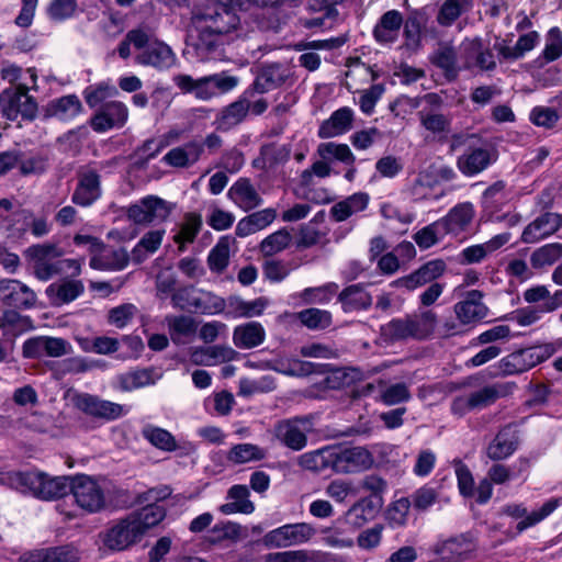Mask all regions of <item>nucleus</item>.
<instances>
[{
	"instance_id": "6ab92c4d",
	"label": "nucleus",
	"mask_w": 562,
	"mask_h": 562,
	"mask_svg": "<svg viewBox=\"0 0 562 562\" xmlns=\"http://www.w3.org/2000/svg\"><path fill=\"white\" fill-rule=\"evenodd\" d=\"M475 550V544L470 533H461L436 543L434 552L448 562L467 560Z\"/></svg>"
},
{
	"instance_id": "39448f33",
	"label": "nucleus",
	"mask_w": 562,
	"mask_h": 562,
	"mask_svg": "<svg viewBox=\"0 0 562 562\" xmlns=\"http://www.w3.org/2000/svg\"><path fill=\"white\" fill-rule=\"evenodd\" d=\"M314 430L313 417L295 416L278 420L273 425V438L288 449L301 451L307 446V435Z\"/></svg>"
},
{
	"instance_id": "cd10ccee",
	"label": "nucleus",
	"mask_w": 562,
	"mask_h": 562,
	"mask_svg": "<svg viewBox=\"0 0 562 562\" xmlns=\"http://www.w3.org/2000/svg\"><path fill=\"white\" fill-rule=\"evenodd\" d=\"M382 507L383 501L362 497L347 510L346 520L355 528H360L373 520Z\"/></svg>"
},
{
	"instance_id": "2f4dec72",
	"label": "nucleus",
	"mask_w": 562,
	"mask_h": 562,
	"mask_svg": "<svg viewBox=\"0 0 562 562\" xmlns=\"http://www.w3.org/2000/svg\"><path fill=\"white\" fill-rule=\"evenodd\" d=\"M229 199L244 211L259 206L262 199L247 178L238 179L228 190Z\"/></svg>"
},
{
	"instance_id": "680f3d73",
	"label": "nucleus",
	"mask_w": 562,
	"mask_h": 562,
	"mask_svg": "<svg viewBox=\"0 0 562 562\" xmlns=\"http://www.w3.org/2000/svg\"><path fill=\"white\" fill-rule=\"evenodd\" d=\"M447 234L438 220L416 232L413 238L422 249H428L436 245Z\"/></svg>"
},
{
	"instance_id": "c03bdc74",
	"label": "nucleus",
	"mask_w": 562,
	"mask_h": 562,
	"mask_svg": "<svg viewBox=\"0 0 562 562\" xmlns=\"http://www.w3.org/2000/svg\"><path fill=\"white\" fill-rule=\"evenodd\" d=\"M249 111V101L247 99H239L227 106L220 113L216 123L221 130H229L239 124Z\"/></svg>"
},
{
	"instance_id": "6e6d98bb",
	"label": "nucleus",
	"mask_w": 562,
	"mask_h": 562,
	"mask_svg": "<svg viewBox=\"0 0 562 562\" xmlns=\"http://www.w3.org/2000/svg\"><path fill=\"white\" fill-rule=\"evenodd\" d=\"M0 327L4 335L13 337L32 329V319L30 317H22L14 311H5L2 315Z\"/></svg>"
},
{
	"instance_id": "09e8293b",
	"label": "nucleus",
	"mask_w": 562,
	"mask_h": 562,
	"mask_svg": "<svg viewBox=\"0 0 562 562\" xmlns=\"http://www.w3.org/2000/svg\"><path fill=\"white\" fill-rule=\"evenodd\" d=\"M158 376L151 368L139 369L127 372L119 376L120 389L123 391H132L146 385L154 384Z\"/></svg>"
},
{
	"instance_id": "338daca9",
	"label": "nucleus",
	"mask_w": 562,
	"mask_h": 562,
	"mask_svg": "<svg viewBox=\"0 0 562 562\" xmlns=\"http://www.w3.org/2000/svg\"><path fill=\"white\" fill-rule=\"evenodd\" d=\"M358 488L370 493L366 498L383 501V494L387 490V482L380 475L368 474L359 481Z\"/></svg>"
},
{
	"instance_id": "603ef678",
	"label": "nucleus",
	"mask_w": 562,
	"mask_h": 562,
	"mask_svg": "<svg viewBox=\"0 0 562 562\" xmlns=\"http://www.w3.org/2000/svg\"><path fill=\"white\" fill-rule=\"evenodd\" d=\"M422 126L435 135L448 134L451 120L439 112L423 110L418 113Z\"/></svg>"
},
{
	"instance_id": "a18cd8bd",
	"label": "nucleus",
	"mask_w": 562,
	"mask_h": 562,
	"mask_svg": "<svg viewBox=\"0 0 562 562\" xmlns=\"http://www.w3.org/2000/svg\"><path fill=\"white\" fill-rule=\"evenodd\" d=\"M79 559L80 552L72 543L37 550V562H77Z\"/></svg>"
},
{
	"instance_id": "c756f323",
	"label": "nucleus",
	"mask_w": 562,
	"mask_h": 562,
	"mask_svg": "<svg viewBox=\"0 0 562 562\" xmlns=\"http://www.w3.org/2000/svg\"><path fill=\"white\" fill-rule=\"evenodd\" d=\"M510 239L509 233H502L484 244L473 245L464 248L460 254V262L462 265H472L481 262L487 255L496 251Z\"/></svg>"
},
{
	"instance_id": "473e14b6",
	"label": "nucleus",
	"mask_w": 562,
	"mask_h": 562,
	"mask_svg": "<svg viewBox=\"0 0 562 562\" xmlns=\"http://www.w3.org/2000/svg\"><path fill=\"white\" fill-rule=\"evenodd\" d=\"M66 269H71V277H78L81 273V263L77 259L56 258L40 261V247H37V279L49 280L60 276Z\"/></svg>"
},
{
	"instance_id": "412c9836",
	"label": "nucleus",
	"mask_w": 562,
	"mask_h": 562,
	"mask_svg": "<svg viewBox=\"0 0 562 562\" xmlns=\"http://www.w3.org/2000/svg\"><path fill=\"white\" fill-rule=\"evenodd\" d=\"M562 226V217L557 213L547 212L529 223L522 234L521 240L526 244H535L559 231Z\"/></svg>"
},
{
	"instance_id": "ea45409f",
	"label": "nucleus",
	"mask_w": 562,
	"mask_h": 562,
	"mask_svg": "<svg viewBox=\"0 0 562 562\" xmlns=\"http://www.w3.org/2000/svg\"><path fill=\"white\" fill-rule=\"evenodd\" d=\"M266 331L258 322H249L235 327L233 341L236 347L241 349H251L265 341Z\"/></svg>"
},
{
	"instance_id": "4be33fe9",
	"label": "nucleus",
	"mask_w": 562,
	"mask_h": 562,
	"mask_svg": "<svg viewBox=\"0 0 562 562\" xmlns=\"http://www.w3.org/2000/svg\"><path fill=\"white\" fill-rule=\"evenodd\" d=\"M97 250H100V252L92 256L89 262L94 270L120 271L126 268L130 262V255L123 247H105L102 243V246Z\"/></svg>"
},
{
	"instance_id": "f03ea898",
	"label": "nucleus",
	"mask_w": 562,
	"mask_h": 562,
	"mask_svg": "<svg viewBox=\"0 0 562 562\" xmlns=\"http://www.w3.org/2000/svg\"><path fill=\"white\" fill-rule=\"evenodd\" d=\"M165 517V508L157 504H149L131 512L110 522L109 527L100 533L102 544L110 551L127 550L137 544L147 531L157 526Z\"/></svg>"
},
{
	"instance_id": "a19ab883",
	"label": "nucleus",
	"mask_w": 562,
	"mask_h": 562,
	"mask_svg": "<svg viewBox=\"0 0 562 562\" xmlns=\"http://www.w3.org/2000/svg\"><path fill=\"white\" fill-rule=\"evenodd\" d=\"M474 0H445L439 8L436 21L439 25L451 26L461 15L469 13Z\"/></svg>"
},
{
	"instance_id": "a211bd4d",
	"label": "nucleus",
	"mask_w": 562,
	"mask_h": 562,
	"mask_svg": "<svg viewBox=\"0 0 562 562\" xmlns=\"http://www.w3.org/2000/svg\"><path fill=\"white\" fill-rule=\"evenodd\" d=\"M519 447V435L513 425L502 427L487 445L486 457L495 462L509 458Z\"/></svg>"
},
{
	"instance_id": "72a5a7b5",
	"label": "nucleus",
	"mask_w": 562,
	"mask_h": 562,
	"mask_svg": "<svg viewBox=\"0 0 562 562\" xmlns=\"http://www.w3.org/2000/svg\"><path fill=\"white\" fill-rule=\"evenodd\" d=\"M352 121V110L347 106L340 108L321 124L318 136L321 138H331L341 135L351 128Z\"/></svg>"
},
{
	"instance_id": "e2e57ef3",
	"label": "nucleus",
	"mask_w": 562,
	"mask_h": 562,
	"mask_svg": "<svg viewBox=\"0 0 562 562\" xmlns=\"http://www.w3.org/2000/svg\"><path fill=\"white\" fill-rule=\"evenodd\" d=\"M202 221L199 215L188 214L179 233L175 236L176 243L180 244L179 249H184V243H192L201 229Z\"/></svg>"
},
{
	"instance_id": "ddd939ff",
	"label": "nucleus",
	"mask_w": 562,
	"mask_h": 562,
	"mask_svg": "<svg viewBox=\"0 0 562 562\" xmlns=\"http://www.w3.org/2000/svg\"><path fill=\"white\" fill-rule=\"evenodd\" d=\"M497 158V150L492 146H469L468 149L457 158V168L462 175L473 177L487 169Z\"/></svg>"
},
{
	"instance_id": "13d9d810",
	"label": "nucleus",
	"mask_w": 562,
	"mask_h": 562,
	"mask_svg": "<svg viewBox=\"0 0 562 562\" xmlns=\"http://www.w3.org/2000/svg\"><path fill=\"white\" fill-rule=\"evenodd\" d=\"M562 257V244H547L535 250L530 257L531 266L540 269L544 266H551Z\"/></svg>"
},
{
	"instance_id": "49530a36",
	"label": "nucleus",
	"mask_w": 562,
	"mask_h": 562,
	"mask_svg": "<svg viewBox=\"0 0 562 562\" xmlns=\"http://www.w3.org/2000/svg\"><path fill=\"white\" fill-rule=\"evenodd\" d=\"M431 63L443 70L448 80H454L459 75L457 52L450 45H440L431 57Z\"/></svg>"
},
{
	"instance_id": "0e129e2a",
	"label": "nucleus",
	"mask_w": 562,
	"mask_h": 562,
	"mask_svg": "<svg viewBox=\"0 0 562 562\" xmlns=\"http://www.w3.org/2000/svg\"><path fill=\"white\" fill-rule=\"evenodd\" d=\"M562 56V32L559 27H551L546 35V45L542 58L546 63L557 60Z\"/></svg>"
},
{
	"instance_id": "bb28decb",
	"label": "nucleus",
	"mask_w": 562,
	"mask_h": 562,
	"mask_svg": "<svg viewBox=\"0 0 562 562\" xmlns=\"http://www.w3.org/2000/svg\"><path fill=\"white\" fill-rule=\"evenodd\" d=\"M558 505L559 501L552 498L546 502L538 512H532L529 515H527V509L522 505L518 504L506 506L504 512L505 514L514 518H520L526 516V518L520 520L516 527L517 531L521 532L528 527H531L541 521L542 519H544L546 517H548L558 507Z\"/></svg>"
},
{
	"instance_id": "393cba45",
	"label": "nucleus",
	"mask_w": 562,
	"mask_h": 562,
	"mask_svg": "<svg viewBox=\"0 0 562 562\" xmlns=\"http://www.w3.org/2000/svg\"><path fill=\"white\" fill-rule=\"evenodd\" d=\"M474 216L475 210L473 204L471 202H463L453 206L439 222L447 235H458L468 229Z\"/></svg>"
},
{
	"instance_id": "8fccbe9b",
	"label": "nucleus",
	"mask_w": 562,
	"mask_h": 562,
	"mask_svg": "<svg viewBox=\"0 0 562 562\" xmlns=\"http://www.w3.org/2000/svg\"><path fill=\"white\" fill-rule=\"evenodd\" d=\"M164 231H150L146 233L132 251L133 261L143 262L149 254L155 252L161 245Z\"/></svg>"
},
{
	"instance_id": "5701e85b",
	"label": "nucleus",
	"mask_w": 562,
	"mask_h": 562,
	"mask_svg": "<svg viewBox=\"0 0 562 562\" xmlns=\"http://www.w3.org/2000/svg\"><path fill=\"white\" fill-rule=\"evenodd\" d=\"M101 195L100 175L89 169L79 173V181L72 194V202L81 206H88Z\"/></svg>"
},
{
	"instance_id": "2eb2a0df",
	"label": "nucleus",
	"mask_w": 562,
	"mask_h": 562,
	"mask_svg": "<svg viewBox=\"0 0 562 562\" xmlns=\"http://www.w3.org/2000/svg\"><path fill=\"white\" fill-rule=\"evenodd\" d=\"M268 304V299L262 296L247 302L239 296L231 295L226 300L217 299L214 307L216 312L225 311V314L233 318H251L261 315Z\"/></svg>"
},
{
	"instance_id": "dca6fc26",
	"label": "nucleus",
	"mask_w": 562,
	"mask_h": 562,
	"mask_svg": "<svg viewBox=\"0 0 562 562\" xmlns=\"http://www.w3.org/2000/svg\"><path fill=\"white\" fill-rule=\"evenodd\" d=\"M135 60L139 65L162 70L175 65L176 55L169 45L158 40L150 41L147 34L146 44L140 48V53Z\"/></svg>"
},
{
	"instance_id": "423d86ee",
	"label": "nucleus",
	"mask_w": 562,
	"mask_h": 562,
	"mask_svg": "<svg viewBox=\"0 0 562 562\" xmlns=\"http://www.w3.org/2000/svg\"><path fill=\"white\" fill-rule=\"evenodd\" d=\"M0 109L11 121L32 122L35 117V101L24 85L8 88L0 93Z\"/></svg>"
},
{
	"instance_id": "9d476101",
	"label": "nucleus",
	"mask_w": 562,
	"mask_h": 562,
	"mask_svg": "<svg viewBox=\"0 0 562 562\" xmlns=\"http://www.w3.org/2000/svg\"><path fill=\"white\" fill-rule=\"evenodd\" d=\"M292 77L291 68L284 63L263 64L245 94L266 93L280 88Z\"/></svg>"
},
{
	"instance_id": "4d7b16f0",
	"label": "nucleus",
	"mask_w": 562,
	"mask_h": 562,
	"mask_svg": "<svg viewBox=\"0 0 562 562\" xmlns=\"http://www.w3.org/2000/svg\"><path fill=\"white\" fill-rule=\"evenodd\" d=\"M317 154L324 160L334 158L347 165H352L356 159L348 145L336 144L334 142L319 144Z\"/></svg>"
},
{
	"instance_id": "7c9ffc66",
	"label": "nucleus",
	"mask_w": 562,
	"mask_h": 562,
	"mask_svg": "<svg viewBox=\"0 0 562 562\" xmlns=\"http://www.w3.org/2000/svg\"><path fill=\"white\" fill-rule=\"evenodd\" d=\"M85 291L80 280L65 279L47 286L45 293L53 305H63L75 301Z\"/></svg>"
},
{
	"instance_id": "f3484780",
	"label": "nucleus",
	"mask_w": 562,
	"mask_h": 562,
	"mask_svg": "<svg viewBox=\"0 0 562 562\" xmlns=\"http://www.w3.org/2000/svg\"><path fill=\"white\" fill-rule=\"evenodd\" d=\"M170 214L166 201L157 196L144 198L139 203L133 204L127 210V216L135 224H149L155 221H164Z\"/></svg>"
},
{
	"instance_id": "58836bf2",
	"label": "nucleus",
	"mask_w": 562,
	"mask_h": 562,
	"mask_svg": "<svg viewBox=\"0 0 562 562\" xmlns=\"http://www.w3.org/2000/svg\"><path fill=\"white\" fill-rule=\"evenodd\" d=\"M43 111L46 119L58 117L60 120H68L82 111V104L77 95L68 94L52 100Z\"/></svg>"
},
{
	"instance_id": "3c124183",
	"label": "nucleus",
	"mask_w": 562,
	"mask_h": 562,
	"mask_svg": "<svg viewBox=\"0 0 562 562\" xmlns=\"http://www.w3.org/2000/svg\"><path fill=\"white\" fill-rule=\"evenodd\" d=\"M232 239L228 236L221 237L211 249L207 257L209 268L217 273L223 272L229 262V248Z\"/></svg>"
},
{
	"instance_id": "c9c22d12",
	"label": "nucleus",
	"mask_w": 562,
	"mask_h": 562,
	"mask_svg": "<svg viewBox=\"0 0 562 562\" xmlns=\"http://www.w3.org/2000/svg\"><path fill=\"white\" fill-rule=\"evenodd\" d=\"M403 24V16L396 10L386 11L373 29V36L381 44L394 42Z\"/></svg>"
},
{
	"instance_id": "6e6552de",
	"label": "nucleus",
	"mask_w": 562,
	"mask_h": 562,
	"mask_svg": "<svg viewBox=\"0 0 562 562\" xmlns=\"http://www.w3.org/2000/svg\"><path fill=\"white\" fill-rule=\"evenodd\" d=\"M316 529L307 522L283 525L267 532L262 542L268 548H288L310 541Z\"/></svg>"
},
{
	"instance_id": "9b49d317",
	"label": "nucleus",
	"mask_w": 562,
	"mask_h": 562,
	"mask_svg": "<svg viewBox=\"0 0 562 562\" xmlns=\"http://www.w3.org/2000/svg\"><path fill=\"white\" fill-rule=\"evenodd\" d=\"M71 401L77 409L94 418L114 420L124 415L122 405L102 400L97 395L78 393Z\"/></svg>"
},
{
	"instance_id": "4468645a",
	"label": "nucleus",
	"mask_w": 562,
	"mask_h": 562,
	"mask_svg": "<svg viewBox=\"0 0 562 562\" xmlns=\"http://www.w3.org/2000/svg\"><path fill=\"white\" fill-rule=\"evenodd\" d=\"M334 471L337 473H355L369 469L373 459L362 447H333Z\"/></svg>"
},
{
	"instance_id": "4c0bfd02",
	"label": "nucleus",
	"mask_w": 562,
	"mask_h": 562,
	"mask_svg": "<svg viewBox=\"0 0 562 562\" xmlns=\"http://www.w3.org/2000/svg\"><path fill=\"white\" fill-rule=\"evenodd\" d=\"M512 389L510 383L497 382L469 393L473 409H482L493 405L498 398L507 396Z\"/></svg>"
},
{
	"instance_id": "bf43d9fd",
	"label": "nucleus",
	"mask_w": 562,
	"mask_h": 562,
	"mask_svg": "<svg viewBox=\"0 0 562 562\" xmlns=\"http://www.w3.org/2000/svg\"><path fill=\"white\" fill-rule=\"evenodd\" d=\"M291 239V234L285 228L279 229L260 243V251L263 256L271 257L288 248Z\"/></svg>"
},
{
	"instance_id": "052dcab7",
	"label": "nucleus",
	"mask_w": 562,
	"mask_h": 562,
	"mask_svg": "<svg viewBox=\"0 0 562 562\" xmlns=\"http://www.w3.org/2000/svg\"><path fill=\"white\" fill-rule=\"evenodd\" d=\"M297 318L310 329H324L331 324V314L315 307L299 312Z\"/></svg>"
},
{
	"instance_id": "7ed1b4c3",
	"label": "nucleus",
	"mask_w": 562,
	"mask_h": 562,
	"mask_svg": "<svg viewBox=\"0 0 562 562\" xmlns=\"http://www.w3.org/2000/svg\"><path fill=\"white\" fill-rule=\"evenodd\" d=\"M437 315L431 310L393 318L380 328L381 338L389 344L425 340L435 330Z\"/></svg>"
},
{
	"instance_id": "864d4df0",
	"label": "nucleus",
	"mask_w": 562,
	"mask_h": 562,
	"mask_svg": "<svg viewBox=\"0 0 562 562\" xmlns=\"http://www.w3.org/2000/svg\"><path fill=\"white\" fill-rule=\"evenodd\" d=\"M166 322L173 342H180L183 337L191 336L196 331V323L190 316H168Z\"/></svg>"
},
{
	"instance_id": "69168bd1",
	"label": "nucleus",
	"mask_w": 562,
	"mask_h": 562,
	"mask_svg": "<svg viewBox=\"0 0 562 562\" xmlns=\"http://www.w3.org/2000/svg\"><path fill=\"white\" fill-rule=\"evenodd\" d=\"M171 301L180 310H200L202 307L201 299L195 296V289L192 285L176 290L171 295Z\"/></svg>"
},
{
	"instance_id": "1a4fd4ad",
	"label": "nucleus",
	"mask_w": 562,
	"mask_h": 562,
	"mask_svg": "<svg viewBox=\"0 0 562 562\" xmlns=\"http://www.w3.org/2000/svg\"><path fill=\"white\" fill-rule=\"evenodd\" d=\"M128 120V109L125 103L117 100L101 104L89 120L90 127L97 133H104L113 128H122Z\"/></svg>"
},
{
	"instance_id": "0eeeda50",
	"label": "nucleus",
	"mask_w": 562,
	"mask_h": 562,
	"mask_svg": "<svg viewBox=\"0 0 562 562\" xmlns=\"http://www.w3.org/2000/svg\"><path fill=\"white\" fill-rule=\"evenodd\" d=\"M69 491L76 503L87 513L93 514L105 507V496L101 486L88 475H77L70 479Z\"/></svg>"
},
{
	"instance_id": "79ce46f5",
	"label": "nucleus",
	"mask_w": 562,
	"mask_h": 562,
	"mask_svg": "<svg viewBox=\"0 0 562 562\" xmlns=\"http://www.w3.org/2000/svg\"><path fill=\"white\" fill-rule=\"evenodd\" d=\"M369 202V195L367 193H355L349 198L336 203L330 209V216L336 222L346 221L349 216L355 213L363 211Z\"/></svg>"
},
{
	"instance_id": "f8f14e48",
	"label": "nucleus",
	"mask_w": 562,
	"mask_h": 562,
	"mask_svg": "<svg viewBox=\"0 0 562 562\" xmlns=\"http://www.w3.org/2000/svg\"><path fill=\"white\" fill-rule=\"evenodd\" d=\"M446 269L447 265L442 259L429 260L409 274L392 281L391 286L412 292L440 278Z\"/></svg>"
},
{
	"instance_id": "b1692460",
	"label": "nucleus",
	"mask_w": 562,
	"mask_h": 562,
	"mask_svg": "<svg viewBox=\"0 0 562 562\" xmlns=\"http://www.w3.org/2000/svg\"><path fill=\"white\" fill-rule=\"evenodd\" d=\"M203 153L202 142L193 139L170 149L162 157V161L175 168H189L200 160Z\"/></svg>"
},
{
	"instance_id": "e433bc0d",
	"label": "nucleus",
	"mask_w": 562,
	"mask_h": 562,
	"mask_svg": "<svg viewBox=\"0 0 562 562\" xmlns=\"http://www.w3.org/2000/svg\"><path fill=\"white\" fill-rule=\"evenodd\" d=\"M333 447H324L305 452L297 457V464L306 471L321 473L327 470L334 471Z\"/></svg>"
},
{
	"instance_id": "774afa93",
	"label": "nucleus",
	"mask_w": 562,
	"mask_h": 562,
	"mask_svg": "<svg viewBox=\"0 0 562 562\" xmlns=\"http://www.w3.org/2000/svg\"><path fill=\"white\" fill-rule=\"evenodd\" d=\"M411 499L402 497L393 502L386 512V519L392 526H403L407 521L408 512L411 508Z\"/></svg>"
},
{
	"instance_id": "5fc2aeb1",
	"label": "nucleus",
	"mask_w": 562,
	"mask_h": 562,
	"mask_svg": "<svg viewBox=\"0 0 562 562\" xmlns=\"http://www.w3.org/2000/svg\"><path fill=\"white\" fill-rule=\"evenodd\" d=\"M143 437L153 446L165 451H175L178 448L175 437L166 429L147 425L142 430Z\"/></svg>"
},
{
	"instance_id": "f704fd0d",
	"label": "nucleus",
	"mask_w": 562,
	"mask_h": 562,
	"mask_svg": "<svg viewBox=\"0 0 562 562\" xmlns=\"http://www.w3.org/2000/svg\"><path fill=\"white\" fill-rule=\"evenodd\" d=\"M70 479L68 476L50 477L45 473H37V498L53 501L67 495Z\"/></svg>"
},
{
	"instance_id": "c85d7f7f",
	"label": "nucleus",
	"mask_w": 562,
	"mask_h": 562,
	"mask_svg": "<svg viewBox=\"0 0 562 562\" xmlns=\"http://www.w3.org/2000/svg\"><path fill=\"white\" fill-rule=\"evenodd\" d=\"M338 302L346 313L368 310L372 305V296L362 283L346 286L338 294Z\"/></svg>"
},
{
	"instance_id": "de8ad7c7",
	"label": "nucleus",
	"mask_w": 562,
	"mask_h": 562,
	"mask_svg": "<svg viewBox=\"0 0 562 562\" xmlns=\"http://www.w3.org/2000/svg\"><path fill=\"white\" fill-rule=\"evenodd\" d=\"M226 458L234 464L261 461L266 458V450L252 443H238L229 449Z\"/></svg>"
},
{
	"instance_id": "aec40b11",
	"label": "nucleus",
	"mask_w": 562,
	"mask_h": 562,
	"mask_svg": "<svg viewBox=\"0 0 562 562\" xmlns=\"http://www.w3.org/2000/svg\"><path fill=\"white\" fill-rule=\"evenodd\" d=\"M484 294L479 290L467 292L465 297L458 302L453 310L457 318L463 325L476 323L486 317L487 306L482 302Z\"/></svg>"
},
{
	"instance_id": "a878e982",
	"label": "nucleus",
	"mask_w": 562,
	"mask_h": 562,
	"mask_svg": "<svg viewBox=\"0 0 562 562\" xmlns=\"http://www.w3.org/2000/svg\"><path fill=\"white\" fill-rule=\"evenodd\" d=\"M0 300L8 306L31 307L35 296L31 289L18 280L0 281Z\"/></svg>"
},
{
	"instance_id": "f257e3e1",
	"label": "nucleus",
	"mask_w": 562,
	"mask_h": 562,
	"mask_svg": "<svg viewBox=\"0 0 562 562\" xmlns=\"http://www.w3.org/2000/svg\"><path fill=\"white\" fill-rule=\"evenodd\" d=\"M191 22L195 34L189 36L188 54L206 61L223 55V46L234 38L240 19L233 8L218 3L194 10Z\"/></svg>"
},
{
	"instance_id": "37998d69",
	"label": "nucleus",
	"mask_w": 562,
	"mask_h": 562,
	"mask_svg": "<svg viewBox=\"0 0 562 562\" xmlns=\"http://www.w3.org/2000/svg\"><path fill=\"white\" fill-rule=\"evenodd\" d=\"M175 83L183 92H194L195 97L201 100H210L215 97V89L209 81V77L193 79L189 75H177L173 78Z\"/></svg>"
},
{
	"instance_id": "20e7f679",
	"label": "nucleus",
	"mask_w": 562,
	"mask_h": 562,
	"mask_svg": "<svg viewBox=\"0 0 562 562\" xmlns=\"http://www.w3.org/2000/svg\"><path fill=\"white\" fill-rule=\"evenodd\" d=\"M554 353L551 344L520 348L498 361V370L503 376L522 374L544 362Z\"/></svg>"
}]
</instances>
